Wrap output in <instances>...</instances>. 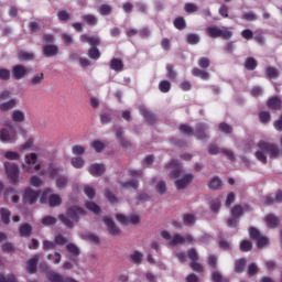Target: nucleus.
<instances>
[{
    "label": "nucleus",
    "instance_id": "nucleus-29",
    "mask_svg": "<svg viewBox=\"0 0 282 282\" xmlns=\"http://www.w3.org/2000/svg\"><path fill=\"white\" fill-rule=\"evenodd\" d=\"M14 107H17V99H9L8 101L0 104V111H11Z\"/></svg>",
    "mask_w": 282,
    "mask_h": 282
},
{
    "label": "nucleus",
    "instance_id": "nucleus-5",
    "mask_svg": "<svg viewBox=\"0 0 282 282\" xmlns=\"http://www.w3.org/2000/svg\"><path fill=\"white\" fill-rule=\"evenodd\" d=\"M4 169L11 184H17L19 181V165L10 162H4Z\"/></svg>",
    "mask_w": 282,
    "mask_h": 282
},
{
    "label": "nucleus",
    "instance_id": "nucleus-50",
    "mask_svg": "<svg viewBox=\"0 0 282 282\" xmlns=\"http://www.w3.org/2000/svg\"><path fill=\"white\" fill-rule=\"evenodd\" d=\"M72 165L74 169H83V166H85V160L82 156L73 158Z\"/></svg>",
    "mask_w": 282,
    "mask_h": 282
},
{
    "label": "nucleus",
    "instance_id": "nucleus-33",
    "mask_svg": "<svg viewBox=\"0 0 282 282\" xmlns=\"http://www.w3.org/2000/svg\"><path fill=\"white\" fill-rule=\"evenodd\" d=\"M61 204H63V199L58 194H52L48 197V206H51V208H56V206H61Z\"/></svg>",
    "mask_w": 282,
    "mask_h": 282
},
{
    "label": "nucleus",
    "instance_id": "nucleus-59",
    "mask_svg": "<svg viewBox=\"0 0 282 282\" xmlns=\"http://www.w3.org/2000/svg\"><path fill=\"white\" fill-rule=\"evenodd\" d=\"M56 218L52 216H46L42 219L43 226H56Z\"/></svg>",
    "mask_w": 282,
    "mask_h": 282
},
{
    "label": "nucleus",
    "instance_id": "nucleus-3",
    "mask_svg": "<svg viewBox=\"0 0 282 282\" xmlns=\"http://www.w3.org/2000/svg\"><path fill=\"white\" fill-rule=\"evenodd\" d=\"M206 34L209 39H224L225 41H230L232 39V32L229 28L223 26L219 28L217 25L208 26L206 29Z\"/></svg>",
    "mask_w": 282,
    "mask_h": 282
},
{
    "label": "nucleus",
    "instance_id": "nucleus-54",
    "mask_svg": "<svg viewBox=\"0 0 282 282\" xmlns=\"http://www.w3.org/2000/svg\"><path fill=\"white\" fill-rule=\"evenodd\" d=\"M111 6L109 4H101L99 7V14H101V17H109V14H111Z\"/></svg>",
    "mask_w": 282,
    "mask_h": 282
},
{
    "label": "nucleus",
    "instance_id": "nucleus-20",
    "mask_svg": "<svg viewBox=\"0 0 282 282\" xmlns=\"http://www.w3.org/2000/svg\"><path fill=\"white\" fill-rule=\"evenodd\" d=\"M206 131H208V126L206 123H198L196 126L195 135L197 140H206L208 135L206 134Z\"/></svg>",
    "mask_w": 282,
    "mask_h": 282
},
{
    "label": "nucleus",
    "instance_id": "nucleus-64",
    "mask_svg": "<svg viewBox=\"0 0 282 282\" xmlns=\"http://www.w3.org/2000/svg\"><path fill=\"white\" fill-rule=\"evenodd\" d=\"M11 74L8 68H0V80H10Z\"/></svg>",
    "mask_w": 282,
    "mask_h": 282
},
{
    "label": "nucleus",
    "instance_id": "nucleus-7",
    "mask_svg": "<svg viewBox=\"0 0 282 282\" xmlns=\"http://www.w3.org/2000/svg\"><path fill=\"white\" fill-rule=\"evenodd\" d=\"M36 153H31L26 155L25 163L23 164V170L25 173H32V167L34 166V171H41V164H36L37 160Z\"/></svg>",
    "mask_w": 282,
    "mask_h": 282
},
{
    "label": "nucleus",
    "instance_id": "nucleus-30",
    "mask_svg": "<svg viewBox=\"0 0 282 282\" xmlns=\"http://www.w3.org/2000/svg\"><path fill=\"white\" fill-rule=\"evenodd\" d=\"M12 122H25V112L22 110H13L11 112Z\"/></svg>",
    "mask_w": 282,
    "mask_h": 282
},
{
    "label": "nucleus",
    "instance_id": "nucleus-19",
    "mask_svg": "<svg viewBox=\"0 0 282 282\" xmlns=\"http://www.w3.org/2000/svg\"><path fill=\"white\" fill-rule=\"evenodd\" d=\"M267 107L268 109H271L273 111H281L282 109V101L279 97L274 96L271 97L268 101H267Z\"/></svg>",
    "mask_w": 282,
    "mask_h": 282
},
{
    "label": "nucleus",
    "instance_id": "nucleus-57",
    "mask_svg": "<svg viewBox=\"0 0 282 282\" xmlns=\"http://www.w3.org/2000/svg\"><path fill=\"white\" fill-rule=\"evenodd\" d=\"M212 281H214V282H230L228 279L224 278V275H221V273H219L218 271H215L212 274Z\"/></svg>",
    "mask_w": 282,
    "mask_h": 282
},
{
    "label": "nucleus",
    "instance_id": "nucleus-4",
    "mask_svg": "<svg viewBox=\"0 0 282 282\" xmlns=\"http://www.w3.org/2000/svg\"><path fill=\"white\" fill-rule=\"evenodd\" d=\"M161 237L165 239V241H170V246H183V243H193L195 239H193V236L191 235H185L182 236L180 234L174 235L171 237V234L169 231H162Z\"/></svg>",
    "mask_w": 282,
    "mask_h": 282
},
{
    "label": "nucleus",
    "instance_id": "nucleus-36",
    "mask_svg": "<svg viewBox=\"0 0 282 282\" xmlns=\"http://www.w3.org/2000/svg\"><path fill=\"white\" fill-rule=\"evenodd\" d=\"M82 19L87 23V25H90V28L98 25V18H96L94 14H85Z\"/></svg>",
    "mask_w": 282,
    "mask_h": 282
},
{
    "label": "nucleus",
    "instance_id": "nucleus-52",
    "mask_svg": "<svg viewBox=\"0 0 282 282\" xmlns=\"http://www.w3.org/2000/svg\"><path fill=\"white\" fill-rule=\"evenodd\" d=\"M183 221L185 226H195V216L193 214H185L183 216Z\"/></svg>",
    "mask_w": 282,
    "mask_h": 282
},
{
    "label": "nucleus",
    "instance_id": "nucleus-35",
    "mask_svg": "<svg viewBox=\"0 0 282 282\" xmlns=\"http://www.w3.org/2000/svg\"><path fill=\"white\" fill-rule=\"evenodd\" d=\"M178 131L183 133V135H187L188 138H191V135H195V131L191 128V126L186 123H182L181 126H178Z\"/></svg>",
    "mask_w": 282,
    "mask_h": 282
},
{
    "label": "nucleus",
    "instance_id": "nucleus-18",
    "mask_svg": "<svg viewBox=\"0 0 282 282\" xmlns=\"http://www.w3.org/2000/svg\"><path fill=\"white\" fill-rule=\"evenodd\" d=\"M193 174H186L183 178L175 182V187L177 188V191H184V188H186V186H188V184L193 182Z\"/></svg>",
    "mask_w": 282,
    "mask_h": 282
},
{
    "label": "nucleus",
    "instance_id": "nucleus-11",
    "mask_svg": "<svg viewBox=\"0 0 282 282\" xmlns=\"http://www.w3.org/2000/svg\"><path fill=\"white\" fill-rule=\"evenodd\" d=\"M39 199V191H34L32 188H26L23 193V202L24 204H36Z\"/></svg>",
    "mask_w": 282,
    "mask_h": 282
},
{
    "label": "nucleus",
    "instance_id": "nucleus-47",
    "mask_svg": "<svg viewBox=\"0 0 282 282\" xmlns=\"http://www.w3.org/2000/svg\"><path fill=\"white\" fill-rule=\"evenodd\" d=\"M208 187L212 191H218V188H221V180L219 177H214L212 181H209Z\"/></svg>",
    "mask_w": 282,
    "mask_h": 282
},
{
    "label": "nucleus",
    "instance_id": "nucleus-25",
    "mask_svg": "<svg viewBox=\"0 0 282 282\" xmlns=\"http://www.w3.org/2000/svg\"><path fill=\"white\" fill-rule=\"evenodd\" d=\"M46 278L51 282H67V278H63V275L56 273L55 271H47Z\"/></svg>",
    "mask_w": 282,
    "mask_h": 282
},
{
    "label": "nucleus",
    "instance_id": "nucleus-24",
    "mask_svg": "<svg viewBox=\"0 0 282 282\" xmlns=\"http://www.w3.org/2000/svg\"><path fill=\"white\" fill-rule=\"evenodd\" d=\"M109 67L112 72H122V69H124V63L122 59L112 58L109 63Z\"/></svg>",
    "mask_w": 282,
    "mask_h": 282
},
{
    "label": "nucleus",
    "instance_id": "nucleus-32",
    "mask_svg": "<svg viewBox=\"0 0 282 282\" xmlns=\"http://www.w3.org/2000/svg\"><path fill=\"white\" fill-rule=\"evenodd\" d=\"M265 75H267V78H269V80H274L280 76L279 69H276L274 66H268L265 68Z\"/></svg>",
    "mask_w": 282,
    "mask_h": 282
},
{
    "label": "nucleus",
    "instance_id": "nucleus-53",
    "mask_svg": "<svg viewBox=\"0 0 282 282\" xmlns=\"http://www.w3.org/2000/svg\"><path fill=\"white\" fill-rule=\"evenodd\" d=\"M259 120L262 124H268V122H270V120H272V117L270 116V112L262 111L259 113Z\"/></svg>",
    "mask_w": 282,
    "mask_h": 282
},
{
    "label": "nucleus",
    "instance_id": "nucleus-10",
    "mask_svg": "<svg viewBox=\"0 0 282 282\" xmlns=\"http://www.w3.org/2000/svg\"><path fill=\"white\" fill-rule=\"evenodd\" d=\"M116 218H117V221H119V224H123V226H129L130 224L135 226V224H140V216L138 215H131L127 217L122 214H118Z\"/></svg>",
    "mask_w": 282,
    "mask_h": 282
},
{
    "label": "nucleus",
    "instance_id": "nucleus-63",
    "mask_svg": "<svg viewBox=\"0 0 282 282\" xmlns=\"http://www.w3.org/2000/svg\"><path fill=\"white\" fill-rule=\"evenodd\" d=\"M91 147L97 153H102V151H105V143H102V141H94Z\"/></svg>",
    "mask_w": 282,
    "mask_h": 282
},
{
    "label": "nucleus",
    "instance_id": "nucleus-49",
    "mask_svg": "<svg viewBox=\"0 0 282 282\" xmlns=\"http://www.w3.org/2000/svg\"><path fill=\"white\" fill-rule=\"evenodd\" d=\"M121 186H122V188H134V191H137V188H139L140 184L138 183V180H131V181L121 183Z\"/></svg>",
    "mask_w": 282,
    "mask_h": 282
},
{
    "label": "nucleus",
    "instance_id": "nucleus-16",
    "mask_svg": "<svg viewBox=\"0 0 282 282\" xmlns=\"http://www.w3.org/2000/svg\"><path fill=\"white\" fill-rule=\"evenodd\" d=\"M141 116L145 119V122L148 124H155V120H158V117L153 115L151 111H149L144 106L139 107Z\"/></svg>",
    "mask_w": 282,
    "mask_h": 282
},
{
    "label": "nucleus",
    "instance_id": "nucleus-23",
    "mask_svg": "<svg viewBox=\"0 0 282 282\" xmlns=\"http://www.w3.org/2000/svg\"><path fill=\"white\" fill-rule=\"evenodd\" d=\"M37 265H39V256H34L26 262V272H29V274H36Z\"/></svg>",
    "mask_w": 282,
    "mask_h": 282
},
{
    "label": "nucleus",
    "instance_id": "nucleus-56",
    "mask_svg": "<svg viewBox=\"0 0 282 282\" xmlns=\"http://www.w3.org/2000/svg\"><path fill=\"white\" fill-rule=\"evenodd\" d=\"M130 259H131L132 263H135V264L142 263V252H140V251H134V252L130 256Z\"/></svg>",
    "mask_w": 282,
    "mask_h": 282
},
{
    "label": "nucleus",
    "instance_id": "nucleus-34",
    "mask_svg": "<svg viewBox=\"0 0 282 282\" xmlns=\"http://www.w3.org/2000/svg\"><path fill=\"white\" fill-rule=\"evenodd\" d=\"M69 184V178L67 176H58L55 181L56 188L58 191H63V188H67V185Z\"/></svg>",
    "mask_w": 282,
    "mask_h": 282
},
{
    "label": "nucleus",
    "instance_id": "nucleus-26",
    "mask_svg": "<svg viewBox=\"0 0 282 282\" xmlns=\"http://www.w3.org/2000/svg\"><path fill=\"white\" fill-rule=\"evenodd\" d=\"M46 278L51 282H67V278H63V275L56 273L55 271H47Z\"/></svg>",
    "mask_w": 282,
    "mask_h": 282
},
{
    "label": "nucleus",
    "instance_id": "nucleus-6",
    "mask_svg": "<svg viewBox=\"0 0 282 282\" xmlns=\"http://www.w3.org/2000/svg\"><path fill=\"white\" fill-rule=\"evenodd\" d=\"M187 257L189 260H192L189 268L194 272H204V267L197 262L199 257L197 256V250H195V248H192L187 251Z\"/></svg>",
    "mask_w": 282,
    "mask_h": 282
},
{
    "label": "nucleus",
    "instance_id": "nucleus-43",
    "mask_svg": "<svg viewBox=\"0 0 282 282\" xmlns=\"http://www.w3.org/2000/svg\"><path fill=\"white\" fill-rule=\"evenodd\" d=\"M166 72H167V78L170 80H177V72H175L173 64L166 65Z\"/></svg>",
    "mask_w": 282,
    "mask_h": 282
},
{
    "label": "nucleus",
    "instance_id": "nucleus-9",
    "mask_svg": "<svg viewBox=\"0 0 282 282\" xmlns=\"http://www.w3.org/2000/svg\"><path fill=\"white\" fill-rule=\"evenodd\" d=\"M26 74H30V68L23 66L22 64L14 65L12 67V76L14 80H23Z\"/></svg>",
    "mask_w": 282,
    "mask_h": 282
},
{
    "label": "nucleus",
    "instance_id": "nucleus-31",
    "mask_svg": "<svg viewBox=\"0 0 282 282\" xmlns=\"http://www.w3.org/2000/svg\"><path fill=\"white\" fill-rule=\"evenodd\" d=\"M20 237H31L32 236V225L25 223L20 226L19 229Z\"/></svg>",
    "mask_w": 282,
    "mask_h": 282
},
{
    "label": "nucleus",
    "instance_id": "nucleus-61",
    "mask_svg": "<svg viewBox=\"0 0 282 282\" xmlns=\"http://www.w3.org/2000/svg\"><path fill=\"white\" fill-rule=\"evenodd\" d=\"M198 66L202 69H208V67H210V59L208 57H200L198 59Z\"/></svg>",
    "mask_w": 282,
    "mask_h": 282
},
{
    "label": "nucleus",
    "instance_id": "nucleus-48",
    "mask_svg": "<svg viewBox=\"0 0 282 282\" xmlns=\"http://www.w3.org/2000/svg\"><path fill=\"white\" fill-rule=\"evenodd\" d=\"M186 42L188 45H197V43H199V35L195 33H189L186 36Z\"/></svg>",
    "mask_w": 282,
    "mask_h": 282
},
{
    "label": "nucleus",
    "instance_id": "nucleus-40",
    "mask_svg": "<svg viewBox=\"0 0 282 282\" xmlns=\"http://www.w3.org/2000/svg\"><path fill=\"white\" fill-rule=\"evenodd\" d=\"M173 24L176 30H186V20L183 17L174 19Z\"/></svg>",
    "mask_w": 282,
    "mask_h": 282
},
{
    "label": "nucleus",
    "instance_id": "nucleus-37",
    "mask_svg": "<svg viewBox=\"0 0 282 282\" xmlns=\"http://www.w3.org/2000/svg\"><path fill=\"white\" fill-rule=\"evenodd\" d=\"M82 238H84L86 241H90V243H95V245L100 243V238H98V236L91 232L82 234Z\"/></svg>",
    "mask_w": 282,
    "mask_h": 282
},
{
    "label": "nucleus",
    "instance_id": "nucleus-44",
    "mask_svg": "<svg viewBox=\"0 0 282 282\" xmlns=\"http://www.w3.org/2000/svg\"><path fill=\"white\" fill-rule=\"evenodd\" d=\"M245 268H246V259L243 258L238 259L235 263V272H237V274H241Z\"/></svg>",
    "mask_w": 282,
    "mask_h": 282
},
{
    "label": "nucleus",
    "instance_id": "nucleus-13",
    "mask_svg": "<svg viewBox=\"0 0 282 282\" xmlns=\"http://www.w3.org/2000/svg\"><path fill=\"white\" fill-rule=\"evenodd\" d=\"M89 173L93 175V177H101V175H105V171H107V167L105 164L100 163H94L89 166Z\"/></svg>",
    "mask_w": 282,
    "mask_h": 282
},
{
    "label": "nucleus",
    "instance_id": "nucleus-8",
    "mask_svg": "<svg viewBox=\"0 0 282 282\" xmlns=\"http://www.w3.org/2000/svg\"><path fill=\"white\" fill-rule=\"evenodd\" d=\"M167 169H171L170 177L172 180H178V177H182V164L177 160H172L167 164Z\"/></svg>",
    "mask_w": 282,
    "mask_h": 282
},
{
    "label": "nucleus",
    "instance_id": "nucleus-45",
    "mask_svg": "<svg viewBox=\"0 0 282 282\" xmlns=\"http://www.w3.org/2000/svg\"><path fill=\"white\" fill-rule=\"evenodd\" d=\"M88 57L91 58V61H98V58H100V51L98 50V47H90L88 50Z\"/></svg>",
    "mask_w": 282,
    "mask_h": 282
},
{
    "label": "nucleus",
    "instance_id": "nucleus-39",
    "mask_svg": "<svg viewBox=\"0 0 282 282\" xmlns=\"http://www.w3.org/2000/svg\"><path fill=\"white\" fill-rule=\"evenodd\" d=\"M85 207L87 210H90V213H94L95 215H100L101 213L100 206L94 202H86Z\"/></svg>",
    "mask_w": 282,
    "mask_h": 282
},
{
    "label": "nucleus",
    "instance_id": "nucleus-27",
    "mask_svg": "<svg viewBox=\"0 0 282 282\" xmlns=\"http://www.w3.org/2000/svg\"><path fill=\"white\" fill-rule=\"evenodd\" d=\"M264 221L269 228H279V218L274 214L267 215Z\"/></svg>",
    "mask_w": 282,
    "mask_h": 282
},
{
    "label": "nucleus",
    "instance_id": "nucleus-42",
    "mask_svg": "<svg viewBox=\"0 0 282 282\" xmlns=\"http://www.w3.org/2000/svg\"><path fill=\"white\" fill-rule=\"evenodd\" d=\"M159 90L162 94H169L171 91V82H169V80H161L159 83Z\"/></svg>",
    "mask_w": 282,
    "mask_h": 282
},
{
    "label": "nucleus",
    "instance_id": "nucleus-41",
    "mask_svg": "<svg viewBox=\"0 0 282 282\" xmlns=\"http://www.w3.org/2000/svg\"><path fill=\"white\" fill-rule=\"evenodd\" d=\"M44 78L45 75L43 73H40L30 80L29 85H31V87H36V85H41V83H43Z\"/></svg>",
    "mask_w": 282,
    "mask_h": 282
},
{
    "label": "nucleus",
    "instance_id": "nucleus-21",
    "mask_svg": "<svg viewBox=\"0 0 282 282\" xmlns=\"http://www.w3.org/2000/svg\"><path fill=\"white\" fill-rule=\"evenodd\" d=\"M1 142H17V132L10 133L7 129L0 130Z\"/></svg>",
    "mask_w": 282,
    "mask_h": 282
},
{
    "label": "nucleus",
    "instance_id": "nucleus-55",
    "mask_svg": "<svg viewBox=\"0 0 282 282\" xmlns=\"http://www.w3.org/2000/svg\"><path fill=\"white\" fill-rule=\"evenodd\" d=\"M240 250L241 252H250V250H252V242L249 240H242L240 242Z\"/></svg>",
    "mask_w": 282,
    "mask_h": 282
},
{
    "label": "nucleus",
    "instance_id": "nucleus-1",
    "mask_svg": "<svg viewBox=\"0 0 282 282\" xmlns=\"http://www.w3.org/2000/svg\"><path fill=\"white\" fill-rule=\"evenodd\" d=\"M258 151H256L254 156L262 164H268V156L265 153L270 155L272 160H276L279 155H281V150H279V145L274 143H270L268 141H259L257 144Z\"/></svg>",
    "mask_w": 282,
    "mask_h": 282
},
{
    "label": "nucleus",
    "instance_id": "nucleus-28",
    "mask_svg": "<svg viewBox=\"0 0 282 282\" xmlns=\"http://www.w3.org/2000/svg\"><path fill=\"white\" fill-rule=\"evenodd\" d=\"M259 66V63L254 57H248L245 59L243 67L248 69V72H254L257 67Z\"/></svg>",
    "mask_w": 282,
    "mask_h": 282
},
{
    "label": "nucleus",
    "instance_id": "nucleus-38",
    "mask_svg": "<svg viewBox=\"0 0 282 282\" xmlns=\"http://www.w3.org/2000/svg\"><path fill=\"white\" fill-rule=\"evenodd\" d=\"M192 74L193 76H197L198 78H202V80H208V78H210V75L207 72L202 70L199 68H193Z\"/></svg>",
    "mask_w": 282,
    "mask_h": 282
},
{
    "label": "nucleus",
    "instance_id": "nucleus-62",
    "mask_svg": "<svg viewBox=\"0 0 282 282\" xmlns=\"http://www.w3.org/2000/svg\"><path fill=\"white\" fill-rule=\"evenodd\" d=\"M20 61H34V54L21 51L19 53Z\"/></svg>",
    "mask_w": 282,
    "mask_h": 282
},
{
    "label": "nucleus",
    "instance_id": "nucleus-51",
    "mask_svg": "<svg viewBox=\"0 0 282 282\" xmlns=\"http://www.w3.org/2000/svg\"><path fill=\"white\" fill-rule=\"evenodd\" d=\"M1 219L4 224H10V216L12 215L8 208H1L0 209Z\"/></svg>",
    "mask_w": 282,
    "mask_h": 282
},
{
    "label": "nucleus",
    "instance_id": "nucleus-2",
    "mask_svg": "<svg viewBox=\"0 0 282 282\" xmlns=\"http://www.w3.org/2000/svg\"><path fill=\"white\" fill-rule=\"evenodd\" d=\"M87 212L79 206H72L66 209L65 214H59L58 219L66 228H74V224L80 221V217H85Z\"/></svg>",
    "mask_w": 282,
    "mask_h": 282
},
{
    "label": "nucleus",
    "instance_id": "nucleus-15",
    "mask_svg": "<svg viewBox=\"0 0 282 282\" xmlns=\"http://www.w3.org/2000/svg\"><path fill=\"white\" fill-rule=\"evenodd\" d=\"M104 224H106L109 235H112V237H118V235H120V228L116 226L113 219L106 217L104 218Z\"/></svg>",
    "mask_w": 282,
    "mask_h": 282
},
{
    "label": "nucleus",
    "instance_id": "nucleus-12",
    "mask_svg": "<svg viewBox=\"0 0 282 282\" xmlns=\"http://www.w3.org/2000/svg\"><path fill=\"white\" fill-rule=\"evenodd\" d=\"M115 133L120 147L123 149H131V142L124 140V131H122V128L115 127Z\"/></svg>",
    "mask_w": 282,
    "mask_h": 282
},
{
    "label": "nucleus",
    "instance_id": "nucleus-22",
    "mask_svg": "<svg viewBox=\"0 0 282 282\" xmlns=\"http://www.w3.org/2000/svg\"><path fill=\"white\" fill-rule=\"evenodd\" d=\"M58 52H59L58 46L54 44H48L43 46V54L46 58H52V56H57Z\"/></svg>",
    "mask_w": 282,
    "mask_h": 282
},
{
    "label": "nucleus",
    "instance_id": "nucleus-46",
    "mask_svg": "<svg viewBox=\"0 0 282 282\" xmlns=\"http://www.w3.org/2000/svg\"><path fill=\"white\" fill-rule=\"evenodd\" d=\"M67 251L69 252L70 257H79L80 256V249L77 248L74 243H68L66 246Z\"/></svg>",
    "mask_w": 282,
    "mask_h": 282
},
{
    "label": "nucleus",
    "instance_id": "nucleus-14",
    "mask_svg": "<svg viewBox=\"0 0 282 282\" xmlns=\"http://www.w3.org/2000/svg\"><path fill=\"white\" fill-rule=\"evenodd\" d=\"M250 210H252V208L249 205H245V206L235 205L231 208V215L236 219H239V217H241L243 215V213H250Z\"/></svg>",
    "mask_w": 282,
    "mask_h": 282
},
{
    "label": "nucleus",
    "instance_id": "nucleus-60",
    "mask_svg": "<svg viewBox=\"0 0 282 282\" xmlns=\"http://www.w3.org/2000/svg\"><path fill=\"white\" fill-rule=\"evenodd\" d=\"M249 237L251 239H253V241H257V239H259L261 237V232L259 231V229H257L254 227H250L249 228Z\"/></svg>",
    "mask_w": 282,
    "mask_h": 282
},
{
    "label": "nucleus",
    "instance_id": "nucleus-17",
    "mask_svg": "<svg viewBox=\"0 0 282 282\" xmlns=\"http://www.w3.org/2000/svg\"><path fill=\"white\" fill-rule=\"evenodd\" d=\"M82 43H88L91 47H98L100 45V37L98 35L89 36V34L80 35Z\"/></svg>",
    "mask_w": 282,
    "mask_h": 282
},
{
    "label": "nucleus",
    "instance_id": "nucleus-58",
    "mask_svg": "<svg viewBox=\"0 0 282 282\" xmlns=\"http://www.w3.org/2000/svg\"><path fill=\"white\" fill-rule=\"evenodd\" d=\"M218 128H219V131H221V133H227V134L232 133V127L226 122L219 123Z\"/></svg>",
    "mask_w": 282,
    "mask_h": 282
}]
</instances>
